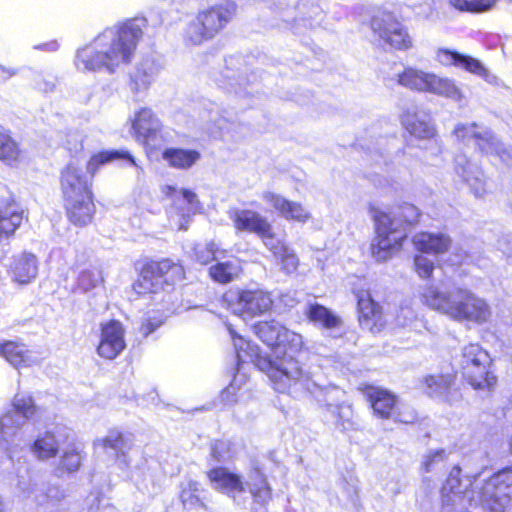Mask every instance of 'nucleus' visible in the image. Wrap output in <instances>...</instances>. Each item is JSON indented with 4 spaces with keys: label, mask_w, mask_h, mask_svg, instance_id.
<instances>
[{
    "label": "nucleus",
    "mask_w": 512,
    "mask_h": 512,
    "mask_svg": "<svg viewBox=\"0 0 512 512\" xmlns=\"http://www.w3.org/2000/svg\"><path fill=\"white\" fill-rule=\"evenodd\" d=\"M146 27L147 20L136 17L104 29L88 44L77 49L76 68L82 72L114 74L132 62Z\"/></svg>",
    "instance_id": "obj_1"
},
{
    "label": "nucleus",
    "mask_w": 512,
    "mask_h": 512,
    "mask_svg": "<svg viewBox=\"0 0 512 512\" xmlns=\"http://www.w3.org/2000/svg\"><path fill=\"white\" fill-rule=\"evenodd\" d=\"M481 472L461 478V468L454 466L441 489L443 508L468 504L485 512H505L512 501V465L489 478L478 480Z\"/></svg>",
    "instance_id": "obj_2"
},
{
    "label": "nucleus",
    "mask_w": 512,
    "mask_h": 512,
    "mask_svg": "<svg viewBox=\"0 0 512 512\" xmlns=\"http://www.w3.org/2000/svg\"><path fill=\"white\" fill-rule=\"evenodd\" d=\"M227 328L236 352L237 371L231 383L220 394V401L223 405L230 406L237 402L238 392L247 381V375L242 372L245 364H252L259 370L266 372L274 385V389L279 393L291 394L292 381H294V386L300 384L306 389H312L315 386L309 376L303 374V369L297 362L285 360L279 364L274 363L269 358L260 355L259 347L256 344L237 335L230 325H227Z\"/></svg>",
    "instance_id": "obj_3"
},
{
    "label": "nucleus",
    "mask_w": 512,
    "mask_h": 512,
    "mask_svg": "<svg viewBox=\"0 0 512 512\" xmlns=\"http://www.w3.org/2000/svg\"><path fill=\"white\" fill-rule=\"evenodd\" d=\"M421 299L432 310L456 321L483 324L491 317L488 303L467 288L431 284L423 288Z\"/></svg>",
    "instance_id": "obj_4"
},
{
    "label": "nucleus",
    "mask_w": 512,
    "mask_h": 512,
    "mask_svg": "<svg viewBox=\"0 0 512 512\" xmlns=\"http://www.w3.org/2000/svg\"><path fill=\"white\" fill-rule=\"evenodd\" d=\"M369 211L376 231V237L371 244L372 256L377 261L384 262L400 250L409 228L417 223L420 213L416 206L409 203H404L391 213L373 205H370Z\"/></svg>",
    "instance_id": "obj_5"
},
{
    "label": "nucleus",
    "mask_w": 512,
    "mask_h": 512,
    "mask_svg": "<svg viewBox=\"0 0 512 512\" xmlns=\"http://www.w3.org/2000/svg\"><path fill=\"white\" fill-rule=\"evenodd\" d=\"M319 368L317 371L303 370V374L309 376L311 382L315 383L312 389H306L298 384L294 386L292 381L291 393L308 392L312 394L324 408V417L342 432L357 431L360 429V422L354 414L351 405L346 403L337 404L334 401L339 399L343 391L335 385H323L320 382Z\"/></svg>",
    "instance_id": "obj_6"
},
{
    "label": "nucleus",
    "mask_w": 512,
    "mask_h": 512,
    "mask_svg": "<svg viewBox=\"0 0 512 512\" xmlns=\"http://www.w3.org/2000/svg\"><path fill=\"white\" fill-rule=\"evenodd\" d=\"M39 408L29 392H17L11 408L0 417V441L11 455L13 451L26 448L30 444L25 427L38 413Z\"/></svg>",
    "instance_id": "obj_7"
},
{
    "label": "nucleus",
    "mask_w": 512,
    "mask_h": 512,
    "mask_svg": "<svg viewBox=\"0 0 512 512\" xmlns=\"http://www.w3.org/2000/svg\"><path fill=\"white\" fill-rule=\"evenodd\" d=\"M236 9L234 2H226L200 11L186 28V40L193 45H199L214 38L231 21Z\"/></svg>",
    "instance_id": "obj_8"
},
{
    "label": "nucleus",
    "mask_w": 512,
    "mask_h": 512,
    "mask_svg": "<svg viewBox=\"0 0 512 512\" xmlns=\"http://www.w3.org/2000/svg\"><path fill=\"white\" fill-rule=\"evenodd\" d=\"M253 331L263 343L274 350L277 356L281 353L284 354V357L278 360H272L269 357L272 362L279 364L285 360H293L303 370H307L293 357V354L299 352L303 346V339L300 334L290 331L275 320L258 322L253 325ZM259 353L261 352L259 351ZM260 355L266 357V355Z\"/></svg>",
    "instance_id": "obj_9"
},
{
    "label": "nucleus",
    "mask_w": 512,
    "mask_h": 512,
    "mask_svg": "<svg viewBox=\"0 0 512 512\" xmlns=\"http://www.w3.org/2000/svg\"><path fill=\"white\" fill-rule=\"evenodd\" d=\"M183 277L184 269L180 264L169 259L151 261L143 266L133 289L140 295L169 291Z\"/></svg>",
    "instance_id": "obj_10"
},
{
    "label": "nucleus",
    "mask_w": 512,
    "mask_h": 512,
    "mask_svg": "<svg viewBox=\"0 0 512 512\" xmlns=\"http://www.w3.org/2000/svg\"><path fill=\"white\" fill-rule=\"evenodd\" d=\"M491 357L479 344L471 343L462 350L460 369L464 379L476 390H490L497 378L490 370Z\"/></svg>",
    "instance_id": "obj_11"
},
{
    "label": "nucleus",
    "mask_w": 512,
    "mask_h": 512,
    "mask_svg": "<svg viewBox=\"0 0 512 512\" xmlns=\"http://www.w3.org/2000/svg\"><path fill=\"white\" fill-rule=\"evenodd\" d=\"M457 140L465 145L474 143L483 154L498 157L507 166H512V147H505L492 131L477 123H459L453 130Z\"/></svg>",
    "instance_id": "obj_12"
},
{
    "label": "nucleus",
    "mask_w": 512,
    "mask_h": 512,
    "mask_svg": "<svg viewBox=\"0 0 512 512\" xmlns=\"http://www.w3.org/2000/svg\"><path fill=\"white\" fill-rule=\"evenodd\" d=\"M373 37L380 45L406 51L413 46L412 37L406 27L391 13L383 12L371 19Z\"/></svg>",
    "instance_id": "obj_13"
},
{
    "label": "nucleus",
    "mask_w": 512,
    "mask_h": 512,
    "mask_svg": "<svg viewBox=\"0 0 512 512\" xmlns=\"http://www.w3.org/2000/svg\"><path fill=\"white\" fill-rule=\"evenodd\" d=\"M131 129L136 141L147 148L157 149L166 141L162 122L150 108L135 113Z\"/></svg>",
    "instance_id": "obj_14"
},
{
    "label": "nucleus",
    "mask_w": 512,
    "mask_h": 512,
    "mask_svg": "<svg viewBox=\"0 0 512 512\" xmlns=\"http://www.w3.org/2000/svg\"><path fill=\"white\" fill-rule=\"evenodd\" d=\"M230 297L232 312L243 319L261 316L268 312L273 304L270 293L259 288L240 290L235 296Z\"/></svg>",
    "instance_id": "obj_15"
},
{
    "label": "nucleus",
    "mask_w": 512,
    "mask_h": 512,
    "mask_svg": "<svg viewBox=\"0 0 512 512\" xmlns=\"http://www.w3.org/2000/svg\"><path fill=\"white\" fill-rule=\"evenodd\" d=\"M100 332L97 354L107 360L117 358L126 347L123 325L117 320H110L101 324Z\"/></svg>",
    "instance_id": "obj_16"
},
{
    "label": "nucleus",
    "mask_w": 512,
    "mask_h": 512,
    "mask_svg": "<svg viewBox=\"0 0 512 512\" xmlns=\"http://www.w3.org/2000/svg\"><path fill=\"white\" fill-rule=\"evenodd\" d=\"M436 60L445 66L453 65L463 68L467 72L483 78L489 84L496 85L498 83V78L494 74L490 73L478 59L469 55H465L454 50L440 48L436 52Z\"/></svg>",
    "instance_id": "obj_17"
},
{
    "label": "nucleus",
    "mask_w": 512,
    "mask_h": 512,
    "mask_svg": "<svg viewBox=\"0 0 512 512\" xmlns=\"http://www.w3.org/2000/svg\"><path fill=\"white\" fill-rule=\"evenodd\" d=\"M95 446L103 448L110 456L115 458V462L120 469H126L130 465L128 452L133 446V438L131 434L122 433L113 429L108 434L94 442Z\"/></svg>",
    "instance_id": "obj_18"
},
{
    "label": "nucleus",
    "mask_w": 512,
    "mask_h": 512,
    "mask_svg": "<svg viewBox=\"0 0 512 512\" xmlns=\"http://www.w3.org/2000/svg\"><path fill=\"white\" fill-rule=\"evenodd\" d=\"M228 216L237 231L253 233L258 237H266L270 233V222L257 211L232 208Z\"/></svg>",
    "instance_id": "obj_19"
},
{
    "label": "nucleus",
    "mask_w": 512,
    "mask_h": 512,
    "mask_svg": "<svg viewBox=\"0 0 512 512\" xmlns=\"http://www.w3.org/2000/svg\"><path fill=\"white\" fill-rule=\"evenodd\" d=\"M455 174L462 179L477 198L486 193V177L482 169L465 154H458L454 159Z\"/></svg>",
    "instance_id": "obj_20"
},
{
    "label": "nucleus",
    "mask_w": 512,
    "mask_h": 512,
    "mask_svg": "<svg viewBox=\"0 0 512 512\" xmlns=\"http://www.w3.org/2000/svg\"><path fill=\"white\" fill-rule=\"evenodd\" d=\"M61 189L65 201L92 194L86 174L74 163H69L61 172Z\"/></svg>",
    "instance_id": "obj_21"
},
{
    "label": "nucleus",
    "mask_w": 512,
    "mask_h": 512,
    "mask_svg": "<svg viewBox=\"0 0 512 512\" xmlns=\"http://www.w3.org/2000/svg\"><path fill=\"white\" fill-rule=\"evenodd\" d=\"M254 471H259L264 477H266L258 467H253L251 469L245 483L242 482L240 476H238L235 473L229 472L226 468L223 467L211 469L207 473V476L214 489L231 495L243 492L245 490V486L247 487V489H249L248 482L250 481V476ZM265 479L267 480V478ZM249 493L251 494V492Z\"/></svg>",
    "instance_id": "obj_22"
},
{
    "label": "nucleus",
    "mask_w": 512,
    "mask_h": 512,
    "mask_svg": "<svg viewBox=\"0 0 512 512\" xmlns=\"http://www.w3.org/2000/svg\"><path fill=\"white\" fill-rule=\"evenodd\" d=\"M39 261L31 252L22 251L14 254L8 264V273L19 284H28L38 274Z\"/></svg>",
    "instance_id": "obj_23"
},
{
    "label": "nucleus",
    "mask_w": 512,
    "mask_h": 512,
    "mask_svg": "<svg viewBox=\"0 0 512 512\" xmlns=\"http://www.w3.org/2000/svg\"><path fill=\"white\" fill-rule=\"evenodd\" d=\"M365 396L374 415L381 419H391L398 402L395 394L387 389L369 386L365 389Z\"/></svg>",
    "instance_id": "obj_24"
},
{
    "label": "nucleus",
    "mask_w": 512,
    "mask_h": 512,
    "mask_svg": "<svg viewBox=\"0 0 512 512\" xmlns=\"http://www.w3.org/2000/svg\"><path fill=\"white\" fill-rule=\"evenodd\" d=\"M24 211L12 198L0 200V243L9 239L23 221Z\"/></svg>",
    "instance_id": "obj_25"
},
{
    "label": "nucleus",
    "mask_w": 512,
    "mask_h": 512,
    "mask_svg": "<svg viewBox=\"0 0 512 512\" xmlns=\"http://www.w3.org/2000/svg\"><path fill=\"white\" fill-rule=\"evenodd\" d=\"M21 497L24 500H31L37 506L54 505L57 501L64 498V492L56 486L46 484L20 483Z\"/></svg>",
    "instance_id": "obj_26"
},
{
    "label": "nucleus",
    "mask_w": 512,
    "mask_h": 512,
    "mask_svg": "<svg viewBox=\"0 0 512 512\" xmlns=\"http://www.w3.org/2000/svg\"><path fill=\"white\" fill-rule=\"evenodd\" d=\"M401 123L410 137L415 139H431L435 135V128L429 117L414 108L407 109L401 115Z\"/></svg>",
    "instance_id": "obj_27"
},
{
    "label": "nucleus",
    "mask_w": 512,
    "mask_h": 512,
    "mask_svg": "<svg viewBox=\"0 0 512 512\" xmlns=\"http://www.w3.org/2000/svg\"><path fill=\"white\" fill-rule=\"evenodd\" d=\"M262 199L275 208V210H277L279 214L287 220L305 223L310 218V213L302 204L289 201L274 192H264L262 194Z\"/></svg>",
    "instance_id": "obj_28"
},
{
    "label": "nucleus",
    "mask_w": 512,
    "mask_h": 512,
    "mask_svg": "<svg viewBox=\"0 0 512 512\" xmlns=\"http://www.w3.org/2000/svg\"><path fill=\"white\" fill-rule=\"evenodd\" d=\"M160 71L158 63L149 57L143 58L130 76V89L135 94H141L148 90Z\"/></svg>",
    "instance_id": "obj_29"
},
{
    "label": "nucleus",
    "mask_w": 512,
    "mask_h": 512,
    "mask_svg": "<svg viewBox=\"0 0 512 512\" xmlns=\"http://www.w3.org/2000/svg\"><path fill=\"white\" fill-rule=\"evenodd\" d=\"M452 382L451 375H428L423 379V390L431 398L451 403L458 397V392L451 389Z\"/></svg>",
    "instance_id": "obj_30"
},
{
    "label": "nucleus",
    "mask_w": 512,
    "mask_h": 512,
    "mask_svg": "<svg viewBox=\"0 0 512 512\" xmlns=\"http://www.w3.org/2000/svg\"><path fill=\"white\" fill-rule=\"evenodd\" d=\"M452 240L443 232H421L413 237L415 248L423 253L442 254L449 250Z\"/></svg>",
    "instance_id": "obj_31"
},
{
    "label": "nucleus",
    "mask_w": 512,
    "mask_h": 512,
    "mask_svg": "<svg viewBox=\"0 0 512 512\" xmlns=\"http://www.w3.org/2000/svg\"><path fill=\"white\" fill-rule=\"evenodd\" d=\"M234 61V57H230L226 60L227 66L225 71L221 73V78H216L215 80L220 87L226 89L228 92H234L236 96L244 97L250 93L244 86L256 81L257 76L255 73H252L250 77L243 78L230 67Z\"/></svg>",
    "instance_id": "obj_32"
},
{
    "label": "nucleus",
    "mask_w": 512,
    "mask_h": 512,
    "mask_svg": "<svg viewBox=\"0 0 512 512\" xmlns=\"http://www.w3.org/2000/svg\"><path fill=\"white\" fill-rule=\"evenodd\" d=\"M67 215L69 220L75 225L84 226L92 220L95 207L93 203V194L65 201Z\"/></svg>",
    "instance_id": "obj_33"
},
{
    "label": "nucleus",
    "mask_w": 512,
    "mask_h": 512,
    "mask_svg": "<svg viewBox=\"0 0 512 512\" xmlns=\"http://www.w3.org/2000/svg\"><path fill=\"white\" fill-rule=\"evenodd\" d=\"M248 487L253 498L252 512H267L266 506L272 498V489L265 477L259 471H254Z\"/></svg>",
    "instance_id": "obj_34"
},
{
    "label": "nucleus",
    "mask_w": 512,
    "mask_h": 512,
    "mask_svg": "<svg viewBox=\"0 0 512 512\" xmlns=\"http://www.w3.org/2000/svg\"><path fill=\"white\" fill-rule=\"evenodd\" d=\"M0 355L15 368L28 367L37 362L36 357L23 343L15 341L0 343Z\"/></svg>",
    "instance_id": "obj_35"
},
{
    "label": "nucleus",
    "mask_w": 512,
    "mask_h": 512,
    "mask_svg": "<svg viewBox=\"0 0 512 512\" xmlns=\"http://www.w3.org/2000/svg\"><path fill=\"white\" fill-rule=\"evenodd\" d=\"M432 75V72L409 66L397 74V83L407 89L427 93Z\"/></svg>",
    "instance_id": "obj_36"
},
{
    "label": "nucleus",
    "mask_w": 512,
    "mask_h": 512,
    "mask_svg": "<svg viewBox=\"0 0 512 512\" xmlns=\"http://www.w3.org/2000/svg\"><path fill=\"white\" fill-rule=\"evenodd\" d=\"M359 313V322L362 326L370 327L380 319V306L372 299L368 290L355 293Z\"/></svg>",
    "instance_id": "obj_37"
},
{
    "label": "nucleus",
    "mask_w": 512,
    "mask_h": 512,
    "mask_svg": "<svg viewBox=\"0 0 512 512\" xmlns=\"http://www.w3.org/2000/svg\"><path fill=\"white\" fill-rule=\"evenodd\" d=\"M162 158L172 168L187 170L200 160L201 154L194 149L171 147L162 152Z\"/></svg>",
    "instance_id": "obj_38"
},
{
    "label": "nucleus",
    "mask_w": 512,
    "mask_h": 512,
    "mask_svg": "<svg viewBox=\"0 0 512 512\" xmlns=\"http://www.w3.org/2000/svg\"><path fill=\"white\" fill-rule=\"evenodd\" d=\"M395 137H378L370 140L369 143L360 144L376 164L387 165L391 161V149L397 148Z\"/></svg>",
    "instance_id": "obj_39"
},
{
    "label": "nucleus",
    "mask_w": 512,
    "mask_h": 512,
    "mask_svg": "<svg viewBox=\"0 0 512 512\" xmlns=\"http://www.w3.org/2000/svg\"><path fill=\"white\" fill-rule=\"evenodd\" d=\"M204 492V489L201 488L197 481L189 479L181 482L179 498L184 509H206Z\"/></svg>",
    "instance_id": "obj_40"
},
{
    "label": "nucleus",
    "mask_w": 512,
    "mask_h": 512,
    "mask_svg": "<svg viewBox=\"0 0 512 512\" xmlns=\"http://www.w3.org/2000/svg\"><path fill=\"white\" fill-rule=\"evenodd\" d=\"M427 93L450 99L460 103L464 99L462 90L457 86L455 80L448 77H441L433 73Z\"/></svg>",
    "instance_id": "obj_41"
},
{
    "label": "nucleus",
    "mask_w": 512,
    "mask_h": 512,
    "mask_svg": "<svg viewBox=\"0 0 512 512\" xmlns=\"http://www.w3.org/2000/svg\"><path fill=\"white\" fill-rule=\"evenodd\" d=\"M116 160L128 161L131 165L136 166L134 157L125 150H104L93 155L87 163V171L93 176L100 166Z\"/></svg>",
    "instance_id": "obj_42"
},
{
    "label": "nucleus",
    "mask_w": 512,
    "mask_h": 512,
    "mask_svg": "<svg viewBox=\"0 0 512 512\" xmlns=\"http://www.w3.org/2000/svg\"><path fill=\"white\" fill-rule=\"evenodd\" d=\"M104 285L102 270L99 268H87L79 272L75 290L83 294H88Z\"/></svg>",
    "instance_id": "obj_43"
},
{
    "label": "nucleus",
    "mask_w": 512,
    "mask_h": 512,
    "mask_svg": "<svg viewBox=\"0 0 512 512\" xmlns=\"http://www.w3.org/2000/svg\"><path fill=\"white\" fill-rule=\"evenodd\" d=\"M307 315L310 321L328 330L336 329L341 324V320L337 315L318 303L311 304L308 307Z\"/></svg>",
    "instance_id": "obj_44"
},
{
    "label": "nucleus",
    "mask_w": 512,
    "mask_h": 512,
    "mask_svg": "<svg viewBox=\"0 0 512 512\" xmlns=\"http://www.w3.org/2000/svg\"><path fill=\"white\" fill-rule=\"evenodd\" d=\"M298 9L301 11L302 16L295 19L297 24L315 28L320 25L323 20V10L316 3L315 0H302L299 3Z\"/></svg>",
    "instance_id": "obj_45"
},
{
    "label": "nucleus",
    "mask_w": 512,
    "mask_h": 512,
    "mask_svg": "<svg viewBox=\"0 0 512 512\" xmlns=\"http://www.w3.org/2000/svg\"><path fill=\"white\" fill-rule=\"evenodd\" d=\"M27 447H30L31 451L40 459L54 457L58 452V442L50 432H45Z\"/></svg>",
    "instance_id": "obj_46"
},
{
    "label": "nucleus",
    "mask_w": 512,
    "mask_h": 512,
    "mask_svg": "<svg viewBox=\"0 0 512 512\" xmlns=\"http://www.w3.org/2000/svg\"><path fill=\"white\" fill-rule=\"evenodd\" d=\"M225 250L220 249L214 241L198 243L193 248L194 259L203 265L210 263L212 260L224 257Z\"/></svg>",
    "instance_id": "obj_47"
},
{
    "label": "nucleus",
    "mask_w": 512,
    "mask_h": 512,
    "mask_svg": "<svg viewBox=\"0 0 512 512\" xmlns=\"http://www.w3.org/2000/svg\"><path fill=\"white\" fill-rule=\"evenodd\" d=\"M237 274L238 266L231 261L218 262L209 269L211 278L222 284L231 282Z\"/></svg>",
    "instance_id": "obj_48"
},
{
    "label": "nucleus",
    "mask_w": 512,
    "mask_h": 512,
    "mask_svg": "<svg viewBox=\"0 0 512 512\" xmlns=\"http://www.w3.org/2000/svg\"><path fill=\"white\" fill-rule=\"evenodd\" d=\"M498 0H449L455 9L462 12L481 13L490 10Z\"/></svg>",
    "instance_id": "obj_49"
},
{
    "label": "nucleus",
    "mask_w": 512,
    "mask_h": 512,
    "mask_svg": "<svg viewBox=\"0 0 512 512\" xmlns=\"http://www.w3.org/2000/svg\"><path fill=\"white\" fill-rule=\"evenodd\" d=\"M447 456L448 454L445 449L430 450L423 456V470L425 472H432L440 469L444 465Z\"/></svg>",
    "instance_id": "obj_50"
},
{
    "label": "nucleus",
    "mask_w": 512,
    "mask_h": 512,
    "mask_svg": "<svg viewBox=\"0 0 512 512\" xmlns=\"http://www.w3.org/2000/svg\"><path fill=\"white\" fill-rule=\"evenodd\" d=\"M19 150L15 141L6 133L0 130V159L15 160Z\"/></svg>",
    "instance_id": "obj_51"
},
{
    "label": "nucleus",
    "mask_w": 512,
    "mask_h": 512,
    "mask_svg": "<svg viewBox=\"0 0 512 512\" xmlns=\"http://www.w3.org/2000/svg\"><path fill=\"white\" fill-rule=\"evenodd\" d=\"M393 414L391 419L404 424H412L418 419L416 411L410 405L402 403L399 400Z\"/></svg>",
    "instance_id": "obj_52"
},
{
    "label": "nucleus",
    "mask_w": 512,
    "mask_h": 512,
    "mask_svg": "<svg viewBox=\"0 0 512 512\" xmlns=\"http://www.w3.org/2000/svg\"><path fill=\"white\" fill-rule=\"evenodd\" d=\"M167 316L162 313L152 312L146 319L143 320L140 332L144 337H148L157 328H159L166 320Z\"/></svg>",
    "instance_id": "obj_53"
},
{
    "label": "nucleus",
    "mask_w": 512,
    "mask_h": 512,
    "mask_svg": "<svg viewBox=\"0 0 512 512\" xmlns=\"http://www.w3.org/2000/svg\"><path fill=\"white\" fill-rule=\"evenodd\" d=\"M211 458L216 462H225L231 458L230 442L217 440L211 445Z\"/></svg>",
    "instance_id": "obj_54"
},
{
    "label": "nucleus",
    "mask_w": 512,
    "mask_h": 512,
    "mask_svg": "<svg viewBox=\"0 0 512 512\" xmlns=\"http://www.w3.org/2000/svg\"><path fill=\"white\" fill-rule=\"evenodd\" d=\"M82 457L76 450L66 451L60 461V469L75 472L79 469Z\"/></svg>",
    "instance_id": "obj_55"
},
{
    "label": "nucleus",
    "mask_w": 512,
    "mask_h": 512,
    "mask_svg": "<svg viewBox=\"0 0 512 512\" xmlns=\"http://www.w3.org/2000/svg\"><path fill=\"white\" fill-rule=\"evenodd\" d=\"M415 270L418 275L425 279L429 278L434 270V262L425 255H416L414 258Z\"/></svg>",
    "instance_id": "obj_56"
},
{
    "label": "nucleus",
    "mask_w": 512,
    "mask_h": 512,
    "mask_svg": "<svg viewBox=\"0 0 512 512\" xmlns=\"http://www.w3.org/2000/svg\"><path fill=\"white\" fill-rule=\"evenodd\" d=\"M32 80L36 89L42 92L53 91L56 86V79L51 75H45L42 72H34Z\"/></svg>",
    "instance_id": "obj_57"
},
{
    "label": "nucleus",
    "mask_w": 512,
    "mask_h": 512,
    "mask_svg": "<svg viewBox=\"0 0 512 512\" xmlns=\"http://www.w3.org/2000/svg\"><path fill=\"white\" fill-rule=\"evenodd\" d=\"M276 258L281 262V268L286 273H291L296 270L298 266V258L288 247L284 248L283 253H279Z\"/></svg>",
    "instance_id": "obj_58"
},
{
    "label": "nucleus",
    "mask_w": 512,
    "mask_h": 512,
    "mask_svg": "<svg viewBox=\"0 0 512 512\" xmlns=\"http://www.w3.org/2000/svg\"><path fill=\"white\" fill-rule=\"evenodd\" d=\"M264 245L273 253L276 257L279 253L284 252L286 247L281 241H279L273 232V227L270 225V233L266 237H260Z\"/></svg>",
    "instance_id": "obj_59"
},
{
    "label": "nucleus",
    "mask_w": 512,
    "mask_h": 512,
    "mask_svg": "<svg viewBox=\"0 0 512 512\" xmlns=\"http://www.w3.org/2000/svg\"><path fill=\"white\" fill-rule=\"evenodd\" d=\"M223 113L224 114L220 115L219 118L217 119L212 116L210 118L212 121L216 123L220 130L227 129V127L224 125L225 122H232L231 115L228 113V111L224 110Z\"/></svg>",
    "instance_id": "obj_60"
},
{
    "label": "nucleus",
    "mask_w": 512,
    "mask_h": 512,
    "mask_svg": "<svg viewBox=\"0 0 512 512\" xmlns=\"http://www.w3.org/2000/svg\"><path fill=\"white\" fill-rule=\"evenodd\" d=\"M100 501V494L89 497L88 512H98L100 510Z\"/></svg>",
    "instance_id": "obj_61"
},
{
    "label": "nucleus",
    "mask_w": 512,
    "mask_h": 512,
    "mask_svg": "<svg viewBox=\"0 0 512 512\" xmlns=\"http://www.w3.org/2000/svg\"><path fill=\"white\" fill-rule=\"evenodd\" d=\"M34 48L46 51H56L59 48V44L57 43V41H50L47 43H43L39 46H35Z\"/></svg>",
    "instance_id": "obj_62"
},
{
    "label": "nucleus",
    "mask_w": 512,
    "mask_h": 512,
    "mask_svg": "<svg viewBox=\"0 0 512 512\" xmlns=\"http://www.w3.org/2000/svg\"><path fill=\"white\" fill-rule=\"evenodd\" d=\"M181 193H182V196H183V199L188 203V204H193L194 201L196 200V194L191 191V190H188V189H182L181 190Z\"/></svg>",
    "instance_id": "obj_63"
},
{
    "label": "nucleus",
    "mask_w": 512,
    "mask_h": 512,
    "mask_svg": "<svg viewBox=\"0 0 512 512\" xmlns=\"http://www.w3.org/2000/svg\"><path fill=\"white\" fill-rule=\"evenodd\" d=\"M499 245H501V242H499ZM500 249H502L503 253L507 256L509 263L512 264V254L510 248L503 249L502 246H500Z\"/></svg>",
    "instance_id": "obj_64"
}]
</instances>
